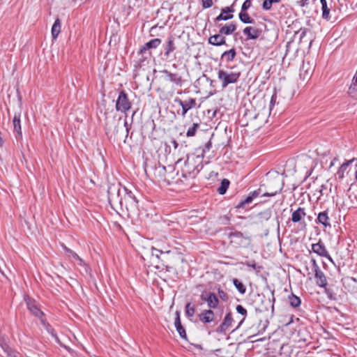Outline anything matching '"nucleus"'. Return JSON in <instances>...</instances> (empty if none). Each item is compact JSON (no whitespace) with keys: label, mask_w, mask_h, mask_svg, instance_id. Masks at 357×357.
Masks as SVG:
<instances>
[{"label":"nucleus","mask_w":357,"mask_h":357,"mask_svg":"<svg viewBox=\"0 0 357 357\" xmlns=\"http://www.w3.org/2000/svg\"><path fill=\"white\" fill-rule=\"evenodd\" d=\"M273 316V314L268 312L259 311L257 308L254 312L250 313V316L248 318V322L250 325H251L250 329L254 328H256V333L250 336L249 338L251 339L254 337L256 335L263 333L265 332L268 326L269 325V319Z\"/></svg>","instance_id":"nucleus-1"},{"label":"nucleus","mask_w":357,"mask_h":357,"mask_svg":"<svg viewBox=\"0 0 357 357\" xmlns=\"http://www.w3.org/2000/svg\"><path fill=\"white\" fill-rule=\"evenodd\" d=\"M202 168V159L199 155H188L181 169V176L185 179H193Z\"/></svg>","instance_id":"nucleus-2"},{"label":"nucleus","mask_w":357,"mask_h":357,"mask_svg":"<svg viewBox=\"0 0 357 357\" xmlns=\"http://www.w3.org/2000/svg\"><path fill=\"white\" fill-rule=\"evenodd\" d=\"M122 212L126 211L128 216L139 214V201L134 193L126 187H123Z\"/></svg>","instance_id":"nucleus-3"},{"label":"nucleus","mask_w":357,"mask_h":357,"mask_svg":"<svg viewBox=\"0 0 357 357\" xmlns=\"http://www.w3.org/2000/svg\"><path fill=\"white\" fill-rule=\"evenodd\" d=\"M107 199L111 208L115 211L122 210L123 195L120 183H109L107 187Z\"/></svg>","instance_id":"nucleus-4"},{"label":"nucleus","mask_w":357,"mask_h":357,"mask_svg":"<svg viewBox=\"0 0 357 357\" xmlns=\"http://www.w3.org/2000/svg\"><path fill=\"white\" fill-rule=\"evenodd\" d=\"M144 167L147 176H149V173H152L154 178L158 182L170 185V178L167 177V169L159 162L150 167L148 164L145 163Z\"/></svg>","instance_id":"nucleus-5"},{"label":"nucleus","mask_w":357,"mask_h":357,"mask_svg":"<svg viewBox=\"0 0 357 357\" xmlns=\"http://www.w3.org/2000/svg\"><path fill=\"white\" fill-rule=\"evenodd\" d=\"M274 289H271L268 287V291L266 293L258 294L257 296L259 298L260 303L256 306L255 308L259 311L268 312L273 314L274 303L275 301L274 297Z\"/></svg>","instance_id":"nucleus-6"},{"label":"nucleus","mask_w":357,"mask_h":357,"mask_svg":"<svg viewBox=\"0 0 357 357\" xmlns=\"http://www.w3.org/2000/svg\"><path fill=\"white\" fill-rule=\"evenodd\" d=\"M229 244L234 248H248L251 243L250 236H245L239 231H231L227 235Z\"/></svg>","instance_id":"nucleus-7"},{"label":"nucleus","mask_w":357,"mask_h":357,"mask_svg":"<svg viewBox=\"0 0 357 357\" xmlns=\"http://www.w3.org/2000/svg\"><path fill=\"white\" fill-rule=\"evenodd\" d=\"M314 272V278L316 279V284L320 287L324 288V292L327 296V298L331 301H337V294L334 292L333 289L331 287H327V280L324 272L319 268L317 269Z\"/></svg>","instance_id":"nucleus-8"},{"label":"nucleus","mask_w":357,"mask_h":357,"mask_svg":"<svg viewBox=\"0 0 357 357\" xmlns=\"http://www.w3.org/2000/svg\"><path fill=\"white\" fill-rule=\"evenodd\" d=\"M132 108V102L129 99L128 94L125 90H121L119 92L117 99L116 100L115 109L117 112H121L126 114Z\"/></svg>","instance_id":"nucleus-9"},{"label":"nucleus","mask_w":357,"mask_h":357,"mask_svg":"<svg viewBox=\"0 0 357 357\" xmlns=\"http://www.w3.org/2000/svg\"><path fill=\"white\" fill-rule=\"evenodd\" d=\"M105 130L109 139L112 137L114 141L117 139L119 132L120 130H122L121 118L116 119L115 116H113L112 120L107 119L105 123Z\"/></svg>","instance_id":"nucleus-10"},{"label":"nucleus","mask_w":357,"mask_h":357,"mask_svg":"<svg viewBox=\"0 0 357 357\" xmlns=\"http://www.w3.org/2000/svg\"><path fill=\"white\" fill-rule=\"evenodd\" d=\"M241 75L240 71L227 72L224 70H219L218 73V77L222 81V89L226 88L229 84L236 83Z\"/></svg>","instance_id":"nucleus-11"},{"label":"nucleus","mask_w":357,"mask_h":357,"mask_svg":"<svg viewBox=\"0 0 357 357\" xmlns=\"http://www.w3.org/2000/svg\"><path fill=\"white\" fill-rule=\"evenodd\" d=\"M174 102L178 103L181 107V116L185 117L187 112L196 107H199V105H197V100L194 98H188L185 100H181L178 98H176L174 99Z\"/></svg>","instance_id":"nucleus-12"},{"label":"nucleus","mask_w":357,"mask_h":357,"mask_svg":"<svg viewBox=\"0 0 357 357\" xmlns=\"http://www.w3.org/2000/svg\"><path fill=\"white\" fill-rule=\"evenodd\" d=\"M234 322L233 314L231 310H229L225 314L222 323L215 328V333L226 335L227 331L232 326Z\"/></svg>","instance_id":"nucleus-13"},{"label":"nucleus","mask_w":357,"mask_h":357,"mask_svg":"<svg viewBox=\"0 0 357 357\" xmlns=\"http://www.w3.org/2000/svg\"><path fill=\"white\" fill-rule=\"evenodd\" d=\"M161 42V39L158 38L149 40L139 48L138 54L142 55L144 58L150 57L151 56L150 50L158 47L160 45Z\"/></svg>","instance_id":"nucleus-14"},{"label":"nucleus","mask_w":357,"mask_h":357,"mask_svg":"<svg viewBox=\"0 0 357 357\" xmlns=\"http://www.w3.org/2000/svg\"><path fill=\"white\" fill-rule=\"evenodd\" d=\"M24 301L26 302L28 310L35 317H38L40 319V321H41L43 319H44L45 314L40 309L39 305H38L37 302L34 299L30 298L29 296H25Z\"/></svg>","instance_id":"nucleus-15"},{"label":"nucleus","mask_w":357,"mask_h":357,"mask_svg":"<svg viewBox=\"0 0 357 357\" xmlns=\"http://www.w3.org/2000/svg\"><path fill=\"white\" fill-rule=\"evenodd\" d=\"M306 215V213L305 211V208L302 207H298L294 211L291 213V220L294 223H299L301 226V230H305L307 227V224L304 220V218Z\"/></svg>","instance_id":"nucleus-16"},{"label":"nucleus","mask_w":357,"mask_h":357,"mask_svg":"<svg viewBox=\"0 0 357 357\" xmlns=\"http://www.w3.org/2000/svg\"><path fill=\"white\" fill-rule=\"evenodd\" d=\"M234 3H232L229 6L222 8L220 13L215 18H214V22H217L222 20L227 21L231 20L234 17Z\"/></svg>","instance_id":"nucleus-17"},{"label":"nucleus","mask_w":357,"mask_h":357,"mask_svg":"<svg viewBox=\"0 0 357 357\" xmlns=\"http://www.w3.org/2000/svg\"><path fill=\"white\" fill-rule=\"evenodd\" d=\"M273 182L278 184L274 191H268L265 184H261L259 185L258 189H260L262 192H264L263 194H260L261 197H273L282 191L284 186L282 181L278 178L274 179Z\"/></svg>","instance_id":"nucleus-18"},{"label":"nucleus","mask_w":357,"mask_h":357,"mask_svg":"<svg viewBox=\"0 0 357 357\" xmlns=\"http://www.w3.org/2000/svg\"><path fill=\"white\" fill-rule=\"evenodd\" d=\"M160 73L165 75V79L169 81L176 86H181L183 84V79L181 76L178 73H173L167 69H164L160 71Z\"/></svg>","instance_id":"nucleus-19"},{"label":"nucleus","mask_w":357,"mask_h":357,"mask_svg":"<svg viewBox=\"0 0 357 357\" xmlns=\"http://www.w3.org/2000/svg\"><path fill=\"white\" fill-rule=\"evenodd\" d=\"M218 26L220 27L219 31L220 33H222L223 36H229L231 34H234V38L235 40H236V37L238 36L239 33L236 32L234 33L235 31L237 29L236 23L235 22H231L229 24H226L223 26H221V24H219Z\"/></svg>","instance_id":"nucleus-20"},{"label":"nucleus","mask_w":357,"mask_h":357,"mask_svg":"<svg viewBox=\"0 0 357 357\" xmlns=\"http://www.w3.org/2000/svg\"><path fill=\"white\" fill-rule=\"evenodd\" d=\"M198 318L201 323L204 325H207L215 321V315L213 310L207 309L204 310L200 314H199Z\"/></svg>","instance_id":"nucleus-21"},{"label":"nucleus","mask_w":357,"mask_h":357,"mask_svg":"<svg viewBox=\"0 0 357 357\" xmlns=\"http://www.w3.org/2000/svg\"><path fill=\"white\" fill-rule=\"evenodd\" d=\"M20 117V113H15L13 119V133L17 141L22 139Z\"/></svg>","instance_id":"nucleus-22"},{"label":"nucleus","mask_w":357,"mask_h":357,"mask_svg":"<svg viewBox=\"0 0 357 357\" xmlns=\"http://www.w3.org/2000/svg\"><path fill=\"white\" fill-rule=\"evenodd\" d=\"M174 326H175L176 331L179 334V336L182 339L188 340L185 328H184V326L181 324V312H180L179 310H176L175 312Z\"/></svg>","instance_id":"nucleus-23"},{"label":"nucleus","mask_w":357,"mask_h":357,"mask_svg":"<svg viewBox=\"0 0 357 357\" xmlns=\"http://www.w3.org/2000/svg\"><path fill=\"white\" fill-rule=\"evenodd\" d=\"M163 48H164V56L166 59H167L171 54L172 52H174L176 49V45H175V38L172 36H169L167 39V41L165 43V44L163 45Z\"/></svg>","instance_id":"nucleus-24"},{"label":"nucleus","mask_w":357,"mask_h":357,"mask_svg":"<svg viewBox=\"0 0 357 357\" xmlns=\"http://www.w3.org/2000/svg\"><path fill=\"white\" fill-rule=\"evenodd\" d=\"M261 30L254 26H246L243 29V33L246 36V40H257L261 33Z\"/></svg>","instance_id":"nucleus-25"},{"label":"nucleus","mask_w":357,"mask_h":357,"mask_svg":"<svg viewBox=\"0 0 357 357\" xmlns=\"http://www.w3.org/2000/svg\"><path fill=\"white\" fill-rule=\"evenodd\" d=\"M208 44L213 46H222V45H227L226 43V38L220 32L217 34L211 36L208 38Z\"/></svg>","instance_id":"nucleus-26"},{"label":"nucleus","mask_w":357,"mask_h":357,"mask_svg":"<svg viewBox=\"0 0 357 357\" xmlns=\"http://www.w3.org/2000/svg\"><path fill=\"white\" fill-rule=\"evenodd\" d=\"M320 2L321 4L322 18L326 21L331 20V16L330 13L333 8V1H331L329 3H328L326 0H320Z\"/></svg>","instance_id":"nucleus-27"},{"label":"nucleus","mask_w":357,"mask_h":357,"mask_svg":"<svg viewBox=\"0 0 357 357\" xmlns=\"http://www.w3.org/2000/svg\"><path fill=\"white\" fill-rule=\"evenodd\" d=\"M206 302L208 307V309L213 310L216 309L220 303V300L218 296L214 292L206 293Z\"/></svg>","instance_id":"nucleus-28"},{"label":"nucleus","mask_w":357,"mask_h":357,"mask_svg":"<svg viewBox=\"0 0 357 357\" xmlns=\"http://www.w3.org/2000/svg\"><path fill=\"white\" fill-rule=\"evenodd\" d=\"M312 251L320 257H324L328 255V251L321 239L317 243L312 245Z\"/></svg>","instance_id":"nucleus-29"},{"label":"nucleus","mask_w":357,"mask_h":357,"mask_svg":"<svg viewBox=\"0 0 357 357\" xmlns=\"http://www.w3.org/2000/svg\"><path fill=\"white\" fill-rule=\"evenodd\" d=\"M329 217L328 215V209L318 213L316 219V222L322 225L325 228L331 227V225L329 222Z\"/></svg>","instance_id":"nucleus-30"},{"label":"nucleus","mask_w":357,"mask_h":357,"mask_svg":"<svg viewBox=\"0 0 357 357\" xmlns=\"http://www.w3.org/2000/svg\"><path fill=\"white\" fill-rule=\"evenodd\" d=\"M236 311L238 314L242 316V319L239 321L233 331L238 329L244 324L248 316V310L242 305H237L236 306Z\"/></svg>","instance_id":"nucleus-31"},{"label":"nucleus","mask_w":357,"mask_h":357,"mask_svg":"<svg viewBox=\"0 0 357 357\" xmlns=\"http://www.w3.org/2000/svg\"><path fill=\"white\" fill-rule=\"evenodd\" d=\"M237 55L236 50L234 47L231 48L229 50L225 51L221 54V60L225 61L227 63L233 61Z\"/></svg>","instance_id":"nucleus-32"},{"label":"nucleus","mask_w":357,"mask_h":357,"mask_svg":"<svg viewBox=\"0 0 357 357\" xmlns=\"http://www.w3.org/2000/svg\"><path fill=\"white\" fill-rule=\"evenodd\" d=\"M288 303L291 307L294 310H298L301 305V299L299 296H297L294 294L291 293L288 296Z\"/></svg>","instance_id":"nucleus-33"},{"label":"nucleus","mask_w":357,"mask_h":357,"mask_svg":"<svg viewBox=\"0 0 357 357\" xmlns=\"http://www.w3.org/2000/svg\"><path fill=\"white\" fill-rule=\"evenodd\" d=\"M356 158H353L349 160H346L341 166L338 168L336 175L340 180H342L344 177V172L347 167L355 160Z\"/></svg>","instance_id":"nucleus-34"},{"label":"nucleus","mask_w":357,"mask_h":357,"mask_svg":"<svg viewBox=\"0 0 357 357\" xmlns=\"http://www.w3.org/2000/svg\"><path fill=\"white\" fill-rule=\"evenodd\" d=\"M195 310H196V308H195V304L192 303L191 302H188L185 304V316L190 321H192V318L194 317V315L195 314Z\"/></svg>","instance_id":"nucleus-35"},{"label":"nucleus","mask_w":357,"mask_h":357,"mask_svg":"<svg viewBox=\"0 0 357 357\" xmlns=\"http://www.w3.org/2000/svg\"><path fill=\"white\" fill-rule=\"evenodd\" d=\"M229 185H230L229 180L227 178H223L221 181L220 185L217 189V192H218V194L220 195H225L227 192V191L229 187Z\"/></svg>","instance_id":"nucleus-36"},{"label":"nucleus","mask_w":357,"mask_h":357,"mask_svg":"<svg viewBox=\"0 0 357 357\" xmlns=\"http://www.w3.org/2000/svg\"><path fill=\"white\" fill-rule=\"evenodd\" d=\"M271 216L272 210L271 208H266L257 214L258 219L261 222L268 221L271 218Z\"/></svg>","instance_id":"nucleus-37"},{"label":"nucleus","mask_w":357,"mask_h":357,"mask_svg":"<svg viewBox=\"0 0 357 357\" xmlns=\"http://www.w3.org/2000/svg\"><path fill=\"white\" fill-rule=\"evenodd\" d=\"M61 32V20L59 18H56L52 27V36L53 39L57 38Z\"/></svg>","instance_id":"nucleus-38"},{"label":"nucleus","mask_w":357,"mask_h":357,"mask_svg":"<svg viewBox=\"0 0 357 357\" xmlns=\"http://www.w3.org/2000/svg\"><path fill=\"white\" fill-rule=\"evenodd\" d=\"M0 347L3 349L5 355H11L13 349L8 344L4 336L0 334Z\"/></svg>","instance_id":"nucleus-39"},{"label":"nucleus","mask_w":357,"mask_h":357,"mask_svg":"<svg viewBox=\"0 0 357 357\" xmlns=\"http://www.w3.org/2000/svg\"><path fill=\"white\" fill-rule=\"evenodd\" d=\"M232 283L241 294H245L247 290L245 285L238 278H233Z\"/></svg>","instance_id":"nucleus-40"},{"label":"nucleus","mask_w":357,"mask_h":357,"mask_svg":"<svg viewBox=\"0 0 357 357\" xmlns=\"http://www.w3.org/2000/svg\"><path fill=\"white\" fill-rule=\"evenodd\" d=\"M254 199L248 195L244 199H242L236 206L235 208H245L248 205L252 202Z\"/></svg>","instance_id":"nucleus-41"},{"label":"nucleus","mask_w":357,"mask_h":357,"mask_svg":"<svg viewBox=\"0 0 357 357\" xmlns=\"http://www.w3.org/2000/svg\"><path fill=\"white\" fill-rule=\"evenodd\" d=\"M238 18L243 24L255 23V20L250 16L248 12H240L238 14Z\"/></svg>","instance_id":"nucleus-42"},{"label":"nucleus","mask_w":357,"mask_h":357,"mask_svg":"<svg viewBox=\"0 0 357 357\" xmlns=\"http://www.w3.org/2000/svg\"><path fill=\"white\" fill-rule=\"evenodd\" d=\"M200 122L193 123L192 125L189 127L186 132V136L188 137H192L195 136L197 130L200 128Z\"/></svg>","instance_id":"nucleus-43"},{"label":"nucleus","mask_w":357,"mask_h":357,"mask_svg":"<svg viewBox=\"0 0 357 357\" xmlns=\"http://www.w3.org/2000/svg\"><path fill=\"white\" fill-rule=\"evenodd\" d=\"M332 183L329 182V180H327L325 184L321 185L320 194L321 196L326 195L328 196V193L331 191Z\"/></svg>","instance_id":"nucleus-44"},{"label":"nucleus","mask_w":357,"mask_h":357,"mask_svg":"<svg viewBox=\"0 0 357 357\" xmlns=\"http://www.w3.org/2000/svg\"><path fill=\"white\" fill-rule=\"evenodd\" d=\"M282 0H264L261 8L264 10H270L273 3H280Z\"/></svg>","instance_id":"nucleus-45"},{"label":"nucleus","mask_w":357,"mask_h":357,"mask_svg":"<svg viewBox=\"0 0 357 357\" xmlns=\"http://www.w3.org/2000/svg\"><path fill=\"white\" fill-rule=\"evenodd\" d=\"M217 291L219 300L220 299L222 302L225 303L229 300V296L228 294L220 286L217 288Z\"/></svg>","instance_id":"nucleus-46"},{"label":"nucleus","mask_w":357,"mask_h":357,"mask_svg":"<svg viewBox=\"0 0 357 357\" xmlns=\"http://www.w3.org/2000/svg\"><path fill=\"white\" fill-rule=\"evenodd\" d=\"M212 147V143H211V139L208 140L205 144H204V146L203 148L202 147H199V149H197V152L199 153V151H201L200 152V154H199L200 155V157L202 158V159L204 158V154L206 151H208Z\"/></svg>","instance_id":"nucleus-47"},{"label":"nucleus","mask_w":357,"mask_h":357,"mask_svg":"<svg viewBox=\"0 0 357 357\" xmlns=\"http://www.w3.org/2000/svg\"><path fill=\"white\" fill-rule=\"evenodd\" d=\"M169 252H170V250H162V249H159V248H154V247H153L152 249H151V255H152V256H155L158 259L160 258V255H162V254H168Z\"/></svg>","instance_id":"nucleus-48"},{"label":"nucleus","mask_w":357,"mask_h":357,"mask_svg":"<svg viewBox=\"0 0 357 357\" xmlns=\"http://www.w3.org/2000/svg\"><path fill=\"white\" fill-rule=\"evenodd\" d=\"M245 264L248 266V267H250L252 268V269L255 270L257 273L258 272H260L262 269H263V266H258L256 264V262L255 260H249V261H246L245 262Z\"/></svg>","instance_id":"nucleus-49"},{"label":"nucleus","mask_w":357,"mask_h":357,"mask_svg":"<svg viewBox=\"0 0 357 357\" xmlns=\"http://www.w3.org/2000/svg\"><path fill=\"white\" fill-rule=\"evenodd\" d=\"M348 95L354 99H357V85L356 84H351L348 89Z\"/></svg>","instance_id":"nucleus-50"},{"label":"nucleus","mask_w":357,"mask_h":357,"mask_svg":"<svg viewBox=\"0 0 357 357\" xmlns=\"http://www.w3.org/2000/svg\"><path fill=\"white\" fill-rule=\"evenodd\" d=\"M307 31V28H301L298 31L295 32L294 37H296V36L297 34H299L298 42H299V43H301L303 42V39L306 36Z\"/></svg>","instance_id":"nucleus-51"},{"label":"nucleus","mask_w":357,"mask_h":357,"mask_svg":"<svg viewBox=\"0 0 357 357\" xmlns=\"http://www.w3.org/2000/svg\"><path fill=\"white\" fill-rule=\"evenodd\" d=\"M40 322L48 333H54V331L55 330L52 327V326L47 321V320L45 318L43 319L40 321Z\"/></svg>","instance_id":"nucleus-52"},{"label":"nucleus","mask_w":357,"mask_h":357,"mask_svg":"<svg viewBox=\"0 0 357 357\" xmlns=\"http://www.w3.org/2000/svg\"><path fill=\"white\" fill-rule=\"evenodd\" d=\"M251 0H245L241 6V12H247V10L251 7Z\"/></svg>","instance_id":"nucleus-53"},{"label":"nucleus","mask_w":357,"mask_h":357,"mask_svg":"<svg viewBox=\"0 0 357 357\" xmlns=\"http://www.w3.org/2000/svg\"><path fill=\"white\" fill-rule=\"evenodd\" d=\"M62 247L63 248V250L66 251V252L69 255H71L74 259L75 258H78V255L73 250H72L71 249L67 248L65 245H62Z\"/></svg>","instance_id":"nucleus-54"},{"label":"nucleus","mask_w":357,"mask_h":357,"mask_svg":"<svg viewBox=\"0 0 357 357\" xmlns=\"http://www.w3.org/2000/svg\"><path fill=\"white\" fill-rule=\"evenodd\" d=\"M264 192H262V191L260 190V189H257V190H255L253 191H251L249 192V195L253 199H255V198L258 197H261L260 196V194H263Z\"/></svg>","instance_id":"nucleus-55"},{"label":"nucleus","mask_w":357,"mask_h":357,"mask_svg":"<svg viewBox=\"0 0 357 357\" xmlns=\"http://www.w3.org/2000/svg\"><path fill=\"white\" fill-rule=\"evenodd\" d=\"M202 3L203 8L206 9L211 8L213 6V2L212 0H202Z\"/></svg>","instance_id":"nucleus-56"},{"label":"nucleus","mask_w":357,"mask_h":357,"mask_svg":"<svg viewBox=\"0 0 357 357\" xmlns=\"http://www.w3.org/2000/svg\"><path fill=\"white\" fill-rule=\"evenodd\" d=\"M277 99V92L276 90H274V93L271 96V101H270V109H272V107L275 105Z\"/></svg>","instance_id":"nucleus-57"},{"label":"nucleus","mask_w":357,"mask_h":357,"mask_svg":"<svg viewBox=\"0 0 357 357\" xmlns=\"http://www.w3.org/2000/svg\"><path fill=\"white\" fill-rule=\"evenodd\" d=\"M219 112V109H208L207 110V114L208 115H211V118H215L216 116V114L217 113Z\"/></svg>","instance_id":"nucleus-58"},{"label":"nucleus","mask_w":357,"mask_h":357,"mask_svg":"<svg viewBox=\"0 0 357 357\" xmlns=\"http://www.w3.org/2000/svg\"><path fill=\"white\" fill-rule=\"evenodd\" d=\"M311 263H312V270L313 271H317V269H319V266H318V264H317V261L314 259H311Z\"/></svg>","instance_id":"nucleus-59"},{"label":"nucleus","mask_w":357,"mask_h":357,"mask_svg":"<svg viewBox=\"0 0 357 357\" xmlns=\"http://www.w3.org/2000/svg\"><path fill=\"white\" fill-rule=\"evenodd\" d=\"M124 127L126 128V137H128V132H129V130L130 129V127L131 126L130 125H128V122L126 120H125L124 121V124H123Z\"/></svg>","instance_id":"nucleus-60"},{"label":"nucleus","mask_w":357,"mask_h":357,"mask_svg":"<svg viewBox=\"0 0 357 357\" xmlns=\"http://www.w3.org/2000/svg\"><path fill=\"white\" fill-rule=\"evenodd\" d=\"M307 1L308 0H300L297 1V3L298 4L299 6L304 7L306 5H307Z\"/></svg>","instance_id":"nucleus-61"},{"label":"nucleus","mask_w":357,"mask_h":357,"mask_svg":"<svg viewBox=\"0 0 357 357\" xmlns=\"http://www.w3.org/2000/svg\"><path fill=\"white\" fill-rule=\"evenodd\" d=\"M147 59L148 58H144L142 55H141V58H139V60L137 61V66H141L142 63ZM135 66L137 67L136 65Z\"/></svg>","instance_id":"nucleus-62"},{"label":"nucleus","mask_w":357,"mask_h":357,"mask_svg":"<svg viewBox=\"0 0 357 357\" xmlns=\"http://www.w3.org/2000/svg\"><path fill=\"white\" fill-rule=\"evenodd\" d=\"M168 169L172 170L171 172H167V177L170 178V183H171L172 180L174 178V176H172L173 169L170 166L168 167Z\"/></svg>","instance_id":"nucleus-63"},{"label":"nucleus","mask_w":357,"mask_h":357,"mask_svg":"<svg viewBox=\"0 0 357 357\" xmlns=\"http://www.w3.org/2000/svg\"><path fill=\"white\" fill-rule=\"evenodd\" d=\"M54 339L55 340L56 342L58 343L61 347H63L66 349H67L68 347L66 346H65L60 340V339L59 338L58 335L56 336L55 337H54Z\"/></svg>","instance_id":"nucleus-64"}]
</instances>
